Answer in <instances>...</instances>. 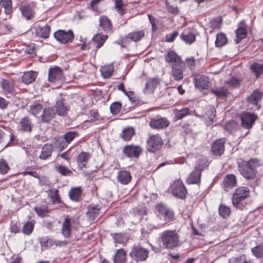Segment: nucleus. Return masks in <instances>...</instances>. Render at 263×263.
<instances>
[{
    "mask_svg": "<svg viewBox=\"0 0 263 263\" xmlns=\"http://www.w3.org/2000/svg\"><path fill=\"white\" fill-rule=\"evenodd\" d=\"M37 76V73L36 71H27L23 75L22 81L25 84H29L35 80Z\"/></svg>",
    "mask_w": 263,
    "mask_h": 263,
    "instance_id": "obj_31",
    "label": "nucleus"
},
{
    "mask_svg": "<svg viewBox=\"0 0 263 263\" xmlns=\"http://www.w3.org/2000/svg\"><path fill=\"white\" fill-rule=\"evenodd\" d=\"M21 174L25 176L27 175H30L34 178H37L39 180L40 184L41 185H44V183H42L43 179H45V177L41 178L36 172L26 171L21 173Z\"/></svg>",
    "mask_w": 263,
    "mask_h": 263,
    "instance_id": "obj_58",
    "label": "nucleus"
},
{
    "mask_svg": "<svg viewBox=\"0 0 263 263\" xmlns=\"http://www.w3.org/2000/svg\"><path fill=\"white\" fill-rule=\"evenodd\" d=\"M55 114L60 116H65L69 110V107L67 105L65 100L63 98H60L57 100L54 105Z\"/></svg>",
    "mask_w": 263,
    "mask_h": 263,
    "instance_id": "obj_12",
    "label": "nucleus"
},
{
    "mask_svg": "<svg viewBox=\"0 0 263 263\" xmlns=\"http://www.w3.org/2000/svg\"><path fill=\"white\" fill-rule=\"evenodd\" d=\"M251 71L254 73L256 77L263 74V64L254 63L250 66Z\"/></svg>",
    "mask_w": 263,
    "mask_h": 263,
    "instance_id": "obj_47",
    "label": "nucleus"
},
{
    "mask_svg": "<svg viewBox=\"0 0 263 263\" xmlns=\"http://www.w3.org/2000/svg\"><path fill=\"white\" fill-rule=\"evenodd\" d=\"M185 69L184 63L172 67L171 73L174 79L177 81L181 80L183 78V72Z\"/></svg>",
    "mask_w": 263,
    "mask_h": 263,
    "instance_id": "obj_19",
    "label": "nucleus"
},
{
    "mask_svg": "<svg viewBox=\"0 0 263 263\" xmlns=\"http://www.w3.org/2000/svg\"><path fill=\"white\" fill-rule=\"evenodd\" d=\"M126 258V252L123 249L117 251L114 257V263H125Z\"/></svg>",
    "mask_w": 263,
    "mask_h": 263,
    "instance_id": "obj_33",
    "label": "nucleus"
},
{
    "mask_svg": "<svg viewBox=\"0 0 263 263\" xmlns=\"http://www.w3.org/2000/svg\"><path fill=\"white\" fill-rule=\"evenodd\" d=\"M148 255V250L140 246L134 247L129 253V256L136 261H145Z\"/></svg>",
    "mask_w": 263,
    "mask_h": 263,
    "instance_id": "obj_7",
    "label": "nucleus"
},
{
    "mask_svg": "<svg viewBox=\"0 0 263 263\" xmlns=\"http://www.w3.org/2000/svg\"><path fill=\"white\" fill-rule=\"evenodd\" d=\"M144 36V31L137 30L127 34L125 36L126 38L129 39L134 42H138L141 40Z\"/></svg>",
    "mask_w": 263,
    "mask_h": 263,
    "instance_id": "obj_36",
    "label": "nucleus"
},
{
    "mask_svg": "<svg viewBox=\"0 0 263 263\" xmlns=\"http://www.w3.org/2000/svg\"><path fill=\"white\" fill-rule=\"evenodd\" d=\"M34 228V222L32 221L26 222L23 227V232L24 234L29 235Z\"/></svg>",
    "mask_w": 263,
    "mask_h": 263,
    "instance_id": "obj_55",
    "label": "nucleus"
},
{
    "mask_svg": "<svg viewBox=\"0 0 263 263\" xmlns=\"http://www.w3.org/2000/svg\"><path fill=\"white\" fill-rule=\"evenodd\" d=\"M172 194L175 197L181 199L185 198L187 190L182 181H178L174 183Z\"/></svg>",
    "mask_w": 263,
    "mask_h": 263,
    "instance_id": "obj_8",
    "label": "nucleus"
},
{
    "mask_svg": "<svg viewBox=\"0 0 263 263\" xmlns=\"http://www.w3.org/2000/svg\"><path fill=\"white\" fill-rule=\"evenodd\" d=\"M243 165L252 171L257 172L256 168L260 166V163L257 159L253 158L247 161L245 165Z\"/></svg>",
    "mask_w": 263,
    "mask_h": 263,
    "instance_id": "obj_44",
    "label": "nucleus"
},
{
    "mask_svg": "<svg viewBox=\"0 0 263 263\" xmlns=\"http://www.w3.org/2000/svg\"><path fill=\"white\" fill-rule=\"evenodd\" d=\"M71 219L67 217L65 218L64 221H63L62 228V232L65 237H68L70 235L71 230Z\"/></svg>",
    "mask_w": 263,
    "mask_h": 263,
    "instance_id": "obj_30",
    "label": "nucleus"
},
{
    "mask_svg": "<svg viewBox=\"0 0 263 263\" xmlns=\"http://www.w3.org/2000/svg\"><path fill=\"white\" fill-rule=\"evenodd\" d=\"M78 136L76 132H68L63 136L67 146Z\"/></svg>",
    "mask_w": 263,
    "mask_h": 263,
    "instance_id": "obj_53",
    "label": "nucleus"
},
{
    "mask_svg": "<svg viewBox=\"0 0 263 263\" xmlns=\"http://www.w3.org/2000/svg\"><path fill=\"white\" fill-rule=\"evenodd\" d=\"M91 157L88 152H82L77 156L76 162L79 168L82 170L87 167V163Z\"/></svg>",
    "mask_w": 263,
    "mask_h": 263,
    "instance_id": "obj_16",
    "label": "nucleus"
},
{
    "mask_svg": "<svg viewBox=\"0 0 263 263\" xmlns=\"http://www.w3.org/2000/svg\"><path fill=\"white\" fill-rule=\"evenodd\" d=\"M225 140L220 138L215 140L211 145L212 154L215 156L221 155L224 151Z\"/></svg>",
    "mask_w": 263,
    "mask_h": 263,
    "instance_id": "obj_13",
    "label": "nucleus"
},
{
    "mask_svg": "<svg viewBox=\"0 0 263 263\" xmlns=\"http://www.w3.org/2000/svg\"><path fill=\"white\" fill-rule=\"evenodd\" d=\"M235 33L236 39H235V41L237 44L246 37L247 33V25L244 21H241L238 24V28L235 30Z\"/></svg>",
    "mask_w": 263,
    "mask_h": 263,
    "instance_id": "obj_15",
    "label": "nucleus"
},
{
    "mask_svg": "<svg viewBox=\"0 0 263 263\" xmlns=\"http://www.w3.org/2000/svg\"><path fill=\"white\" fill-rule=\"evenodd\" d=\"M43 106L41 104H36L30 106V111L34 116H37L42 109Z\"/></svg>",
    "mask_w": 263,
    "mask_h": 263,
    "instance_id": "obj_60",
    "label": "nucleus"
},
{
    "mask_svg": "<svg viewBox=\"0 0 263 263\" xmlns=\"http://www.w3.org/2000/svg\"><path fill=\"white\" fill-rule=\"evenodd\" d=\"M192 111L187 107L183 108L181 109H175L174 113L175 115L174 118L176 120H180L183 118L191 115Z\"/></svg>",
    "mask_w": 263,
    "mask_h": 263,
    "instance_id": "obj_32",
    "label": "nucleus"
},
{
    "mask_svg": "<svg viewBox=\"0 0 263 263\" xmlns=\"http://www.w3.org/2000/svg\"><path fill=\"white\" fill-rule=\"evenodd\" d=\"M227 84L231 88H236L239 86L240 81L237 79L232 77L227 81Z\"/></svg>",
    "mask_w": 263,
    "mask_h": 263,
    "instance_id": "obj_63",
    "label": "nucleus"
},
{
    "mask_svg": "<svg viewBox=\"0 0 263 263\" xmlns=\"http://www.w3.org/2000/svg\"><path fill=\"white\" fill-rule=\"evenodd\" d=\"M163 144V141L158 134L149 135L146 141V149L151 153L159 150Z\"/></svg>",
    "mask_w": 263,
    "mask_h": 263,
    "instance_id": "obj_4",
    "label": "nucleus"
},
{
    "mask_svg": "<svg viewBox=\"0 0 263 263\" xmlns=\"http://www.w3.org/2000/svg\"><path fill=\"white\" fill-rule=\"evenodd\" d=\"M241 125L242 127L250 129L252 128L258 117L254 113L243 111L240 115Z\"/></svg>",
    "mask_w": 263,
    "mask_h": 263,
    "instance_id": "obj_5",
    "label": "nucleus"
},
{
    "mask_svg": "<svg viewBox=\"0 0 263 263\" xmlns=\"http://www.w3.org/2000/svg\"><path fill=\"white\" fill-rule=\"evenodd\" d=\"M0 7L4 8L5 13L7 15L10 14L12 12L11 0H1Z\"/></svg>",
    "mask_w": 263,
    "mask_h": 263,
    "instance_id": "obj_45",
    "label": "nucleus"
},
{
    "mask_svg": "<svg viewBox=\"0 0 263 263\" xmlns=\"http://www.w3.org/2000/svg\"><path fill=\"white\" fill-rule=\"evenodd\" d=\"M238 170L241 175L246 179L253 180L255 178L257 172L252 171L244 166L243 165L238 166Z\"/></svg>",
    "mask_w": 263,
    "mask_h": 263,
    "instance_id": "obj_25",
    "label": "nucleus"
},
{
    "mask_svg": "<svg viewBox=\"0 0 263 263\" xmlns=\"http://www.w3.org/2000/svg\"><path fill=\"white\" fill-rule=\"evenodd\" d=\"M10 170V167L6 161L3 159L0 160V173L2 175L6 174Z\"/></svg>",
    "mask_w": 263,
    "mask_h": 263,
    "instance_id": "obj_59",
    "label": "nucleus"
},
{
    "mask_svg": "<svg viewBox=\"0 0 263 263\" xmlns=\"http://www.w3.org/2000/svg\"><path fill=\"white\" fill-rule=\"evenodd\" d=\"M165 60L171 65V67L180 65L184 63L181 58L175 51L172 50L167 52L165 56Z\"/></svg>",
    "mask_w": 263,
    "mask_h": 263,
    "instance_id": "obj_10",
    "label": "nucleus"
},
{
    "mask_svg": "<svg viewBox=\"0 0 263 263\" xmlns=\"http://www.w3.org/2000/svg\"><path fill=\"white\" fill-rule=\"evenodd\" d=\"M236 127V122L234 120L229 121L225 125V129L229 132H232Z\"/></svg>",
    "mask_w": 263,
    "mask_h": 263,
    "instance_id": "obj_64",
    "label": "nucleus"
},
{
    "mask_svg": "<svg viewBox=\"0 0 263 263\" xmlns=\"http://www.w3.org/2000/svg\"><path fill=\"white\" fill-rule=\"evenodd\" d=\"M159 240L163 247L173 249L179 246V236L176 230H165L159 234Z\"/></svg>",
    "mask_w": 263,
    "mask_h": 263,
    "instance_id": "obj_1",
    "label": "nucleus"
},
{
    "mask_svg": "<svg viewBox=\"0 0 263 263\" xmlns=\"http://www.w3.org/2000/svg\"><path fill=\"white\" fill-rule=\"evenodd\" d=\"M170 124V121L166 118L160 117L152 119L149 122V126L153 129H161L167 127Z\"/></svg>",
    "mask_w": 263,
    "mask_h": 263,
    "instance_id": "obj_11",
    "label": "nucleus"
},
{
    "mask_svg": "<svg viewBox=\"0 0 263 263\" xmlns=\"http://www.w3.org/2000/svg\"><path fill=\"white\" fill-rule=\"evenodd\" d=\"M230 208L224 205H220L219 208V213L223 218L228 217L230 214Z\"/></svg>",
    "mask_w": 263,
    "mask_h": 263,
    "instance_id": "obj_56",
    "label": "nucleus"
},
{
    "mask_svg": "<svg viewBox=\"0 0 263 263\" xmlns=\"http://www.w3.org/2000/svg\"><path fill=\"white\" fill-rule=\"evenodd\" d=\"M100 208L98 206H89L86 214L88 217L91 220H93L99 216Z\"/></svg>",
    "mask_w": 263,
    "mask_h": 263,
    "instance_id": "obj_42",
    "label": "nucleus"
},
{
    "mask_svg": "<svg viewBox=\"0 0 263 263\" xmlns=\"http://www.w3.org/2000/svg\"><path fill=\"white\" fill-rule=\"evenodd\" d=\"M112 237L116 243H123L124 242V236L122 233L112 234Z\"/></svg>",
    "mask_w": 263,
    "mask_h": 263,
    "instance_id": "obj_62",
    "label": "nucleus"
},
{
    "mask_svg": "<svg viewBox=\"0 0 263 263\" xmlns=\"http://www.w3.org/2000/svg\"><path fill=\"white\" fill-rule=\"evenodd\" d=\"M50 27L49 25L37 26L35 27V33L39 37L47 39L49 36Z\"/></svg>",
    "mask_w": 263,
    "mask_h": 263,
    "instance_id": "obj_29",
    "label": "nucleus"
},
{
    "mask_svg": "<svg viewBox=\"0 0 263 263\" xmlns=\"http://www.w3.org/2000/svg\"><path fill=\"white\" fill-rule=\"evenodd\" d=\"M20 130L23 132L29 133L32 130V124L31 119L27 116L23 117L19 123Z\"/></svg>",
    "mask_w": 263,
    "mask_h": 263,
    "instance_id": "obj_24",
    "label": "nucleus"
},
{
    "mask_svg": "<svg viewBox=\"0 0 263 263\" xmlns=\"http://www.w3.org/2000/svg\"><path fill=\"white\" fill-rule=\"evenodd\" d=\"M262 98V93L258 89L255 90L248 97V101L252 104L257 105Z\"/></svg>",
    "mask_w": 263,
    "mask_h": 263,
    "instance_id": "obj_34",
    "label": "nucleus"
},
{
    "mask_svg": "<svg viewBox=\"0 0 263 263\" xmlns=\"http://www.w3.org/2000/svg\"><path fill=\"white\" fill-rule=\"evenodd\" d=\"M211 92L218 98H223L227 97L228 91L224 87L217 88L216 89H212Z\"/></svg>",
    "mask_w": 263,
    "mask_h": 263,
    "instance_id": "obj_51",
    "label": "nucleus"
},
{
    "mask_svg": "<svg viewBox=\"0 0 263 263\" xmlns=\"http://www.w3.org/2000/svg\"><path fill=\"white\" fill-rule=\"evenodd\" d=\"M194 84L196 88L204 89L209 86V79L204 76H197L194 78Z\"/></svg>",
    "mask_w": 263,
    "mask_h": 263,
    "instance_id": "obj_21",
    "label": "nucleus"
},
{
    "mask_svg": "<svg viewBox=\"0 0 263 263\" xmlns=\"http://www.w3.org/2000/svg\"><path fill=\"white\" fill-rule=\"evenodd\" d=\"M19 10L22 16L27 20H30L33 18L34 12L32 8L28 5H22L20 7Z\"/></svg>",
    "mask_w": 263,
    "mask_h": 263,
    "instance_id": "obj_27",
    "label": "nucleus"
},
{
    "mask_svg": "<svg viewBox=\"0 0 263 263\" xmlns=\"http://www.w3.org/2000/svg\"><path fill=\"white\" fill-rule=\"evenodd\" d=\"M99 26L103 30L109 33L112 31V26L110 21L105 15H101L99 18Z\"/></svg>",
    "mask_w": 263,
    "mask_h": 263,
    "instance_id": "obj_23",
    "label": "nucleus"
},
{
    "mask_svg": "<svg viewBox=\"0 0 263 263\" xmlns=\"http://www.w3.org/2000/svg\"><path fill=\"white\" fill-rule=\"evenodd\" d=\"M216 116V109L213 106H210L206 111L203 117L205 121V123L207 125H211L213 123V119Z\"/></svg>",
    "mask_w": 263,
    "mask_h": 263,
    "instance_id": "obj_28",
    "label": "nucleus"
},
{
    "mask_svg": "<svg viewBox=\"0 0 263 263\" xmlns=\"http://www.w3.org/2000/svg\"><path fill=\"white\" fill-rule=\"evenodd\" d=\"M108 38V35L97 33L92 38L93 41L96 44V48H100Z\"/></svg>",
    "mask_w": 263,
    "mask_h": 263,
    "instance_id": "obj_41",
    "label": "nucleus"
},
{
    "mask_svg": "<svg viewBox=\"0 0 263 263\" xmlns=\"http://www.w3.org/2000/svg\"><path fill=\"white\" fill-rule=\"evenodd\" d=\"M100 71L102 77L105 79H108L112 74L114 66L112 64L104 65L101 67Z\"/></svg>",
    "mask_w": 263,
    "mask_h": 263,
    "instance_id": "obj_37",
    "label": "nucleus"
},
{
    "mask_svg": "<svg viewBox=\"0 0 263 263\" xmlns=\"http://www.w3.org/2000/svg\"><path fill=\"white\" fill-rule=\"evenodd\" d=\"M180 38L186 44H191L195 41L196 37L194 34L184 31L181 35Z\"/></svg>",
    "mask_w": 263,
    "mask_h": 263,
    "instance_id": "obj_43",
    "label": "nucleus"
},
{
    "mask_svg": "<svg viewBox=\"0 0 263 263\" xmlns=\"http://www.w3.org/2000/svg\"><path fill=\"white\" fill-rule=\"evenodd\" d=\"M55 112L52 107L45 108L41 116V122L43 123H49L54 117Z\"/></svg>",
    "mask_w": 263,
    "mask_h": 263,
    "instance_id": "obj_20",
    "label": "nucleus"
},
{
    "mask_svg": "<svg viewBox=\"0 0 263 263\" xmlns=\"http://www.w3.org/2000/svg\"><path fill=\"white\" fill-rule=\"evenodd\" d=\"M251 251L253 255L257 258H260L263 256V246L262 245L252 248Z\"/></svg>",
    "mask_w": 263,
    "mask_h": 263,
    "instance_id": "obj_57",
    "label": "nucleus"
},
{
    "mask_svg": "<svg viewBox=\"0 0 263 263\" xmlns=\"http://www.w3.org/2000/svg\"><path fill=\"white\" fill-rule=\"evenodd\" d=\"M53 145L46 143L42 147L41 154L39 156L40 159L46 160L51 156L53 151Z\"/></svg>",
    "mask_w": 263,
    "mask_h": 263,
    "instance_id": "obj_26",
    "label": "nucleus"
},
{
    "mask_svg": "<svg viewBox=\"0 0 263 263\" xmlns=\"http://www.w3.org/2000/svg\"><path fill=\"white\" fill-rule=\"evenodd\" d=\"M122 104L120 102H114L110 105V110L112 115H117L121 109Z\"/></svg>",
    "mask_w": 263,
    "mask_h": 263,
    "instance_id": "obj_54",
    "label": "nucleus"
},
{
    "mask_svg": "<svg viewBox=\"0 0 263 263\" xmlns=\"http://www.w3.org/2000/svg\"><path fill=\"white\" fill-rule=\"evenodd\" d=\"M55 170L58 173L64 176H71L73 174L72 172L69 168L64 165H56Z\"/></svg>",
    "mask_w": 263,
    "mask_h": 263,
    "instance_id": "obj_46",
    "label": "nucleus"
},
{
    "mask_svg": "<svg viewBox=\"0 0 263 263\" xmlns=\"http://www.w3.org/2000/svg\"><path fill=\"white\" fill-rule=\"evenodd\" d=\"M48 194L51 201L53 204L59 203L61 202V199L58 194V190L55 189H49L46 191Z\"/></svg>",
    "mask_w": 263,
    "mask_h": 263,
    "instance_id": "obj_40",
    "label": "nucleus"
},
{
    "mask_svg": "<svg viewBox=\"0 0 263 263\" xmlns=\"http://www.w3.org/2000/svg\"><path fill=\"white\" fill-rule=\"evenodd\" d=\"M237 180L233 174L227 175L223 180V183L226 187H233L236 185Z\"/></svg>",
    "mask_w": 263,
    "mask_h": 263,
    "instance_id": "obj_39",
    "label": "nucleus"
},
{
    "mask_svg": "<svg viewBox=\"0 0 263 263\" xmlns=\"http://www.w3.org/2000/svg\"><path fill=\"white\" fill-rule=\"evenodd\" d=\"M132 176L130 173L126 171H120L117 176V181L123 185L128 184L131 181Z\"/></svg>",
    "mask_w": 263,
    "mask_h": 263,
    "instance_id": "obj_22",
    "label": "nucleus"
},
{
    "mask_svg": "<svg viewBox=\"0 0 263 263\" xmlns=\"http://www.w3.org/2000/svg\"><path fill=\"white\" fill-rule=\"evenodd\" d=\"M34 210L38 216L42 217L47 216L49 213V210L46 205L35 207Z\"/></svg>",
    "mask_w": 263,
    "mask_h": 263,
    "instance_id": "obj_50",
    "label": "nucleus"
},
{
    "mask_svg": "<svg viewBox=\"0 0 263 263\" xmlns=\"http://www.w3.org/2000/svg\"><path fill=\"white\" fill-rule=\"evenodd\" d=\"M227 43L226 35L223 33H219L216 35L215 45L217 47H221Z\"/></svg>",
    "mask_w": 263,
    "mask_h": 263,
    "instance_id": "obj_48",
    "label": "nucleus"
},
{
    "mask_svg": "<svg viewBox=\"0 0 263 263\" xmlns=\"http://www.w3.org/2000/svg\"><path fill=\"white\" fill-rule=\"evenodd\" d=\"M250 190L245 186L236 189L232 197V203L236 208L242 210L245 208L243 201L249 196Z\"/></svg>",
    "mask_w": 263,
    "mask_h": 263,
    "instance_id": "obj_3",
    "label": "nucleus"
},
{
    "mask_svg": "<svg viewBox=\"0 0 263 263\" xmlns=\"http://www.w3.org/2000/svg\"><path fill=\"white\" fill-rule=\"evenodd\" d=\"M2 86L3 90L7 98H10L15 95V89L12 82L7 80H4L2 82Z\"/></svg>",
    "mask_w": 263,
    "mask_h": 263,
    "instance_id": "obj_17",
    "label": "nucleus"
},
{
    "mask_svg": "<svg viewBox=\"0 0 263 263\" xmlns=\"http://www.w3.org/2000/svg\"><path fill=\"white\" fill-rule=\"evenodd\" d=\"M53 143L54 147L59 149L60 151H62L67 147L63 136H57L54 138Z\"/></svg>",
    "mask_w": 263,
    "mask_h": 263,
    "instance_id": "obj_35",
    "label": "nucleus"
},
{
    "mask_svg": "<svg viewBox=\"0 0 263 263\" xmlns=\"http://www.w3.org/2000/svg\"><path fill=\"white\" fill-rule=\"evenodd\" d=\"M135 131L133 127H127L123 129L121 134V137L124 141H129L135 135Z\"/></svg>",
    "mask_w": 263,
    "mask_h": 263,
    "instance_id": "obj_38",
    "label": "nucleus"
},
{
    "mask_svg": "<svg viewBox=\"0 0 263 263\" xmlns=\"http://www.w3.org/2000/svg\"><path fill=\"white\" fill-rule=\"evenodd\" d=\"M141 147L139 145H127L124 147L123 154L128 158H138L142 153Z\"/></svg>",
    "mask_w": 263,
    "mask_h": 263,
    "instance_id": "obj_9",
    "label": "nucleus"
},
{
    "mask_svg": "<svg viewBox=\"0 0 263 263\" xmlns=\"http://www.w3.org/2000/svg\"><path fill=\"white\" fill-rule=\"evenodd\" d=\"M201 175V170L196 167V168L190 174L186 179V182L189 184H198L200 182Z\"/></svg>",
    "mask_w": 263,
    "mask_h": 263,
    "instance_id": "obj_18",
    "label": "nucleus"
},
{
    "mask_svg": "<svg viewBox=\"0 0 263 263\" xmlns=\"http://www.w3.org/2000/svg\"><path fill=\"white\" fill-rule=\"evenodd\" d=\"M81 190L80 187H74L69 192L70 198L74 201H78L81 196Z\"/></svg>",
    "mask_w": 263,
    "mask_h": 263,
    "instance_id": "obj_49",
    "label": "nucleus"
},
{
    "mask_svg": "<svg viewBox=\"0 0 263 263\" xmlns=\"http://www.w3.org/2000/svg\"><path fill=\"white\" fill-rule=\"evenodd\" d=\"M157 217L156 225L154 227H160L173 220L174 217V212L168 209L165 205L160 204L156 206Z\"/></svg>",
    "mask_w": 263,
    "mask_h": 263,
    "instance_id": "obj_2",
    "label": "nucleus"
},
{
    "mask_svg": "<svg viewBox=\"0 0 263 263\" xmlns=\"http://www.w3.org/2000/svg\"><path fill=\"white\" fill-rule=\"evenodd\" d=\"M158 80L155 79H153L148 80L145 84V88L153 90L154 89L157 84Z\"/></svg>",
    "mask_w": 263,
    "mask_h": 263,
    "instance_id": "obj_61",
    "label": "nucleus"
},
{
    "mask_svg": "<svg viewBox=\"0 0 263 263\" xmlns=\"http://www.w3.org/2000/svg\"><path fill=\"white\" fill-rule=\"evenodd\" d=\"M63 75V71L60 67L50 68L48 71V80L50 82H57L62 79Z\"/></svg>",
    "mask_w": 263,
    "mask_h": 263,
    "instance_id": "obj_14",
    "label": "nucleus"
},
{
    "mask_svg": "<svg viewBox=\"0 0 263 263\" xmlns=\"http://www.w3.org/2000/svg\"><path fill=\"white\" fill-rule=\"evenodd\" d=\"M115 8L121 15H124L126 12V9L123 8L124 2L123 0H114Z\"/></svg>",
    "mask_w": 263,
    "mask_h": 263,
    "instance_id": "obj_52",
    "label": "nucleus"
},
{
    "mask_svg": "<svg viewBox=\"0 0 263 263\" xmlns=\"http://www.w3.org/2000/svg\"><path fill=\"white\" fill-rule=\"evenodd\" d=\"M54 38L62 44H68L71 43L74 35L71 30L66 31L64 30H59L54 33Z\"/></svg>",
    "mask_w": 263,
    "mask_h": 263,
    "instance_id": "obj_6",
    "label": "nucleus"
}]
</instances>
